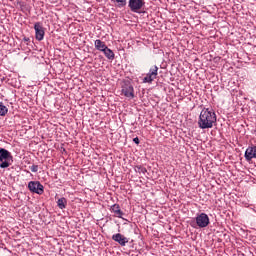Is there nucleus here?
Masks as SVG:
<instances>
[{
    "label": "nucleus",
    "mask_w": 256,
    "mask_h": 256,
    "mask_svg": "<svg viewBox=\"0 0 256 256\" xmlns=\"http://www.w3.org/2000/svg\"><path fill=\"white\" fill-rule=\"evenodd\" d=\"M94 45H95V48L97 49V51H102V53L107 48V45H105V42H103L101 40H95Z\"/></svg>",
    "instance_id": "12"
},
{
    "label": "nucleus",
    "mask_w": 256,
    "mask_h": 256,
    "mask_svg": "<svg viewBox=\"0 0 256 256\" xmlns=\"http://www.w3.org/2000/svg\"><path fill=\"white\" fill-rule=\"evenodd\" d=\"M28 189L31 193H36L37 195H43L44 187L39 181H30L28 183Z\"/></svg>",
    "instance_id": "4"
},
{
    "label": "nucleus",
    "mask_w": 256,
    "mask_h": 256,
    "mask_svg": "<svg viewBox=\"0 0 256 256\" xmlns=\"http://www.w3.org/2000/svg\"><path fill=\"white\" fill-rule=\"evenodd\" d=\"M57 205L59 209H65L67 207V199L65 197L58 199Z\"/></svg>",
    "instance_id": "14"
},
{
    "label": "nucleus",
    "mask_w": 256,
    "mask_h": 256,
    "mask_svg": "<svg viewBox=\"0 0 256 256\" xmlns=\"http://www.w3.org/2000/svg\"><path fill=\"white\" fill-rule=\"evenodd\" d=\"M133 141L136 143V145H139V143H140V141H139V138H138V137L134 138V139H133Z\"/></svg>",
    "instance_id": "19"
},
{
    "label": "nucleus",
    "mask_w": 256,
    "mask_h": 256,
    "mask_svg": "<svg viewBox=\"0 0 256 256\" xmlns=\"http://www.w3.org/2000/svg\"><path fill=\"white\" fill-rule=\"evenodd\" d=\"M122 93L124 94V97H127L128 99H133L135 97V89L133 88L131 82L125 81L123 83Z\"/></svg>",
    "instance_id": "3"
},
{
    "label": "nucleus",
    "mask_w": 256,
    "mask_h": 256,
    "mask_svg": "<svg viewBox=\"0 0 256 256\" xmlns=\"http://www.w3.org/2000/svg\"><path fill=\"white\" fill-rule=\"evenodd\" d=\"M112 240L115 241L116 243H119L121 245V247H125V245H127V243H129V238L125 237L121 233L114 234L112 236Z\"/></svg>",
    "instance_id": "9"
},
{
    "label": "nucleus",
    "mask_w": 256,
    "mask_h": 256,
    "mask_svg": "<svg viewBox=\"0 0 256 256\" xmlns=\"http://www.w3.org/2000/svg\"><path fill=\"white\" fill-rule=\"evenodd\" d=\"M196 225L201 229L209 225V216L205 213H201L196 217Z\"/></svg>",
    "instance_id": "7"
},
{
    "label": "nucleus",
    "mask_w": 256,
    "mask_h": 256,
    "mask_svg": "<svg viewBox=\"0 0 256 256\" xmlns=\"http://www.w3.org/2000/svg\"><path fill=\"white\" fill-rule=\"evenodd\" d=\"M13 163V155L5 148L0 149V168L7 169Z\"/></svg>",
    "instance_id": "2"
},
{
    "label": "nucleus",
    "mask_w": 256,
    "mask_h": 256,
    "mask_svg": "<svg viewBox=\"0 0 256 256\" xmlns=\"http://www.w3.org/2000/svg\"><path fill=\"white\" fill-rule=\"evenodd\" d=\"M34 30L37 41H43V39H45V29L40 22L34 24Z\"/></svg>",
    "instance_id": "8"
},
{
    "label": "nucleus",
    "mask_w": 256,
    "mask_h": 256,
    "mask_svg": "<svg viewBox=\"0 0 256 256\" xmlns=\"http://www.w3.org/2000/svg\"><path fill=\"white\" fill-rule=\"evenodd\" d=\"M217 123V114L209 108H204L200 112L198 126L200 129H213V126Z\"/></svg>",
    "instance_id": "1"
},
{
    "label": "nucleus",
    "mask_w": 256,
    "mask_h": 256,
    "mask_svg": "<svg viewBox=\"0 0 256 256\" xmlns=\"http://www.w3.org/2000/svg\"><path fill=\"white\" fill-rule=\"evenodd\" d=\"M159 67L152 66L149 70V73L146 74V77L143 78V83H153L157 79Z\"/></svg>",
    "instance_id": "6"
},
{
    "label": "nucleus",
    "mask_w": 256,
    "mask_h": 256,
    "mask_svg": "<svg viewBox=\"0 0 256 256\" xmlns=\"http://www.w3.org/2000/svg\"><path fill=\"white\" fill-rule=\"evenodd\" d=\"M145 6V0H129L128 7L132 13H139V10Z\"/></svg>",
    "instance_id": "5"
},
{
    "label": "nucleus",
    "mask_w": 256,
    "mask_h": 256,
    "mask_svg": "<svg viewBox=\"0 0 256 256\" xmlns=\"http://www.w3.org/2000/svg\"><path fill=\"white\" fill-rule=\"evenodd\" d=\"M102 53H104L105 57L110 61H113V59H115V53L109 47H107Z\"/></svg>",
    "instance_id": "13"
},
{
    "label": "nucleus",
    "mask_w": 256,
    "mask_h": 256,
    "mask_svg": "<svg viewBox=\"0 0 256 256\" xmlns=\"http://www.w3.org/2000/svg\"><path fill=\"white\" fill-rule=\"evenodd\" d=\"M9 110L7 109V106L0 104V115L1 117H5V115H7V112Z\"/></svg>",
    "instance_id": "16"
},
{
    "label": "nucleus",
    "mask_w": 256,
    "mask_h": 256,
    "mask_svg": "<svg viewBox=\"0 0 256 256\" xmlns=\"http://www.w3.org/2000/svg\"><path fill=\"white\" fill-rule=\"evenodd\" d=\"M30 171H32V173H37V171H39V166L37 165L30 166Z\"/></svg>",
    "instance_id": "17"
},
{
    "label": "nucleus",
    "mask_w": 256,
    "mask_h": 256,
    "mask_svg": "<svg viewBox=\"0 0 256 256\" xmlns=\"http://www.w3.org/2000/svg\"><path fill=\"white\" fill-rule=\"evenodd\" d=\"M135 171H136V173H140L142 175H145L147 173V168H145L143 166H136Z\"/></svg>",
    "instance_id": "15"
},
{
    "label": "nucleus",
    "mask_w": 256,
    "mask_h": 256,
    "mask_svg": "<svg viewBox=\"0 0 256 256\" xmlns=\"http://www.w3.org/2000/svg\"><path fill=\"white\" fill-rule=\"evenodd\" d=\"M244 157L246 161H251L253 159H256V146L255 145L249 146L245 151Z\"/></svg>",
    "instance_id": "10"
},
{
    "label": "nucleus",
    "mask_w": 256,
    "mask_h": 256,
    "mask_svg": "<svg viewBox=\"0 0 256 256\" xmlns=\"http://www.w3.org/2000/svg\"><path fill=\"white\" fill-rule=\"evenodd\" d=\"M111 211L116 215V217H123V211H121V207L119 206V204L112 205Z\"/></svg>",
    "instance_id": "11"
},
{
    "label": "nucleus",
    "mask_w": 256,
    "mask_h": 256,
    "mask_svg": "<svg viewBox=\"0 0 256 256\" xmlns=\"http://www.w3.org/2000/svg\"><path fill=\"white\" fill-rule=\"evenodd\" d=\"M116 3H120V5H126L127 0H116Z\"/></svg>",
    "instance_id": "18"
}]
</instances>
